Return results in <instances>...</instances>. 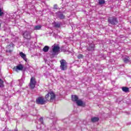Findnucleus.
Returning a JSON list of instances; mask_svg holds the SVG:
<instances>
[{"instance_id": "1", "label": "nucleus", "mask_w": 131, "mask_h": 131, "mask_svg": "<svg viewBox=\"0 0 131 131\" xmlns=\"http://www.w3.org/2000/svg\"><path fill=\"white\" fill-rule=\"evenodd\" d=\"M45 98L46 102H53L56 99V94L54 92L50 91L45 95Z\"/></svg>"}, {"instance_id": "2", "label": "nucleus", "mask_w": 131, "mask_h": 131, "mask_svg": "<svg viewBox=\"0 0 131 131\" xmlns=\"http://www.w3.org/2000/svg\"><path fill=\"white\" fill-rule=\"evenodd\" d=\"M36 103L39 105H45L47 103V100L45 99L43 97L41 96L36 99Z\"/></svg>"}, {"instance_id": "3", "label": "nucleus", "mask_w": 131, "mask_h": 131, "mask_svg": "<svg viewBox=\"0 0 131 131\" xmlns=\"http://www.w3.org/2000/svg\"><path fill=\"white\" fill-rule=\"evenodd\" d=\"M36 85V80L35 79V77H32L30 79V81L29 83L30 88L32 90H33L34 88H35V85Z\"/></svg>"}, {"instance_id": "4", "label": "nucleus", "mask_w": 131, "mask_h": 131, "mask_svg": "<svg viewBox=\"0 0 131 131\" xmlns=\"http://www.w3.org/2000/svg\"><path fill=\"white\" fill-rule=\"evenodd\" d=\"M60 69L61 70H66L67 69V62L64 59H61L60 61Z\"/></svg>"}, {"instance_id": "5", "label": "nucleus", "mask_w": 131, "mask_h": 131, "mask_svg": "<svg viewBox=\"0 0 131 131\" xmlns=\"http://www.w3.org/2000/svg\"><path fill=\"white\" fill-rule=\"evenodd\" d=\"M59 51H60L59 45H54L52 48V52H51L52 56H55Z\"/></svg>"}, {"instance_id": "6", "label": "nucleus", "mask_w": 131, "mask_h": 131, "mask_svg": "<svg viewBox=\"0 0 131 131\" xmlns=\"http://www.w3.org/2000/svg\"><path fill=\"white\" fill-rule=\"evenodd\" d=\"M108 23L112 24V25H115L117 24V18L115 17H111L108 18Z\"/></svg>"}, {"instance_id": "7", "label": "nucleus", "mask_w": 131, "mask_h": 131, "mask_svg": "<svg viewBox=\"0 0 131 131\" xmlns=\"http://www.w3.org/2000/svg\"><path fill=\"white\" fill-rule=\"evenodd\" d=\"M24 68V67L23 66V64H19L14 67V69L15 70V71H16V72H18V70L19 71H22V70H23Z\"/></svg>"}, {"instance_id": "8", "label": "nucleus", "mask_w": 131, "mask_h": 131, "mask_svg": "<svg viewBox=\"0 0 131 131\" xmlns=\"http://www.w3.org/2000/svg\"><path fill=\"white\" fill-rule=\"evenodd\" d=\"M76 104L78 106H82L83 107H84V106H85V104L83 103V101L81 100V99H79L78 101H77Z\"/></svg>"}, {"instance_id": "9", "label": "nucleus", "mask_w": 131, "mask_h": 131, "mask_svg": "<svg viewBox=\"0 0 131 131\" xmlns=\"http://www.w3.org/2000/svg\"><path fill=\"white\" fill-rule=\"evenodd\" d=\"M19 55L20 57H21L23 59L25 60V61H27V58H26V54L23 53V52H20Z\"/></svg>"}, {"instance_id": "10", "label": "nucleus", "mask_w": 131, "mask_h": 131, "mask_svg": "<svg viewBox=\"0 0 131 131\" xmlns=\"http://www.w3.org/2000/svg\"><path fill=\"white\" fill-rule=\"evenodd\" d=\"M72 100L74 102H77V101L79 100L78 97L76 95H73L72 96Z\"/></svg>"}, {"instance_id": "11", "label": "nucleus", "mask_w": 131, "mask_h": 131, "mask_svg": "<svg viewBox=\"0 0 131 131\" xmlns=\"http://www.w3.org/2000/svg\"><path fill=\"white\" fill-rule=\"evenodd\" d=\"M24 37L25 38H27V39H29V38H30V34L28 33L27 32H25L24 34Z\"/></svg>"}, {"instance_id": "12", "label": "nucleus", "mask_w": 131, "mask_h": 131, "mask_svg": "<svg viewBox=\"0 0 131 131\" xmlns=\"http://www.w3.org/2000/svg\"><path fill=\"white\" fill-rule=\"evenodd\" d=\"M122 90L123 91V92H125V93H127L129 92V89L127 87H122Z\"/></svg>"}, {"instance_id": "13", "label": "nucleus", "mask_w": 131, "mask_h": 131, "mask_svg": "<svg viewBox=\"0 0 131 131\" xmlns=\"http://www.w3.org/2000/svg\"><path fill=\"white\" fill-rule=\"evenodd\" d=\"M91 121L92 122H97V121H99V118L98 117H93L91 118Z\"/></svg>"}, {"instance_id": "14", "label": "nucleus", "mask_w": 131, "mask_h": 131, "mask_svg": "<svg viewBox=\"0 0 131 131\" xmlns=\"http://www.w3.org/2000/svg\"><path fill=\"white\" fill-rule=\"evenodd\" d=\"M50 48L49 47V46H45L44 47V48H43V51L47 53V52L49 51Z\"/></svg>"}, {"instance_id": "15", "label": "nucleus", "mask_w": 131, "mask_h": 131, "mask_svg": "<svg viewBox=\"0 0 131 131\" xmlns=\"http://www.w3.org/2000/svg\"><path fill=\"white\" fill-rule=\"evenodd\" d=\"M40 28H41V26L38 25V26H35L34 30H39V29H40Z\"/></svg>"}, {"instance_id": "16", "label": "nucleus", "mask_w": 131, "mask_h": 131, "mask_svg": "<svg viewBox=\"0 0 131 131\" xmlns=\"http://www.w3.org/2000/svg\"><path fill=\"white\" fill-rule=\"evenodd\" d=\"M5 85H4V81L0 79V88H4Z\"/></svg>"}, {"instance_id": "17", "label": "nucleus", "mask_w": 131, "mask_h": 131, "mask_svg": "<svg viewBox=\"0 0 131 131\" xmlns=\"http://www.w3.org/2000/svg\"><path fill=\"white\" fill-rule=\"evenodd\" d=\"M105 3V0H99V5H104Z\"/></svg>"}, {"instance_id": "18", "label": "nucleus", "mask_w": 131, "mask_h": 131, "mask_svg": "<svg viewBox=\"0 0 131 131\" xmlns=\"http://www.w3.org/2000/svg\"><path fill=\"white\" fill-rule=\"evenodd\" d=\"M5 13L3 11V10H2V8H0V17H2L3 15H4Z\"/></svg>"}, {"instance_id": "19", "label": "nucleus", "mask_w": 131, "mask_h": 131, "mask_svg": "<svg viewBox=\"0 0 131 131\" xmlns=\"http://www.w3.org/2000/svg\"><path fill=\"white\" fill-rule=\"evenodd\" d=\"M59 18L60 19H64V18H65V16H64V15L63 14H60L59 16Z\"/></svg>"}, {"instance_id": "20", "label": "nucleus", "mask_w": 131, "mask_h": 131, "mask_svg": "<svg viewBox=\"0 0 131 131\" xmlns=\"http://www.w3.org/2000/svg\"><path fill=\"white\" fill-rule=\"evenodd\" d=\"M123 61L125 62V63H128V62H129V60H128L127 58H124Z\"/></svg>"}, {"instance_id": "21", "label": "nucleus", "mask_w": 131, "mask_h": 131, "mask_svg": "<svg viewBox=\"0 0 131 131\" xmlns=\"http://www.w3.org/2000/svg\"><path fill=\"white\" fill-rule=\"evenodd\" d=\"M82 57H83V55H82V54H79L78 56H77V58L78 59H81V58H82Z\"/></svg>"}, {"instance_id": "22", "label": "nucleus", "mask_w": 131, "mask_h": 131, "mask_svg": "<svg viewBox=\"0 0 131 131\" xmlns=\"http://www.w3.org/2000/svg\"><path fill=\"white\" fill-rule=\"evenodd\" d=\"M54 8H55V9H57V5H55V6H54Z\"/></svg>"}, {"instance_id": "23", "label": "nucleus", "mask_w": 131, "mask_h": 131, "mask_svg": "<svg viewBox=\"0 0 131 131\" xmlns=\"http://www.w3.org/2000/svg\"><path fill=\"white\" fill-rule=\"evenodd\" d=\"M2 26V25H1V24H0V27Z\"/></svg>"}]
</instances>
